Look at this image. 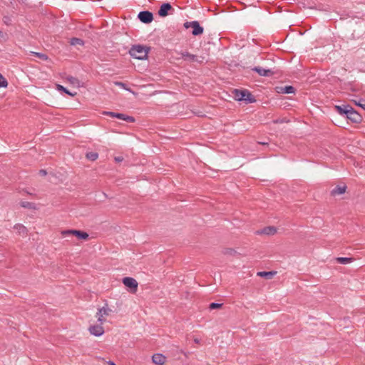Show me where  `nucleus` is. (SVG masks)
<instances>
[{
    "instance_id": "obj_31",
    "label": "nucleus",
    "mask_w": 365,
    "mask_h": 365,
    "mask_svg": "<svg viewBox=\"0 0 365 365\" xmlns=\"http://www.w3.org/2000/svg\"><path fill=\"white\" fill-rule=\"evenodd\" d=\"M355 104H356L357 106L361 107L362 108H364L365 110V103L364 101H362V102H356V101H354Z\"/></svg>"
},
{
    "instance_id": "obj_28",
    "label": "nucleus",
    "mask_w": 365,
    "mask_h": 365,
    "mask_svg": "<svg viewBox=\"0 0 365 365\" xmlns=\"http://www.w3.org/2000/svg\"><path fill=\"white\" fill-rule=\"evenodd\" d=\"M8 86V82L5 78L0 73V87L6 88Z\"/></svg>"
},
{
    "instance_id": "obj_16",
    "label": "nucleus",
    "mask_w": 365,
    "mask_h": 365,
    "mask_svg": "<svg viewBox=\"0 0 365 365\" xmlns=\"http://www.w3.org/2000/svg\"><path fill=\"white\" fill-rule=\"evenodd\" d=\"M346 185H337L331 190L332 195H338L344 194L346 192Z\"/></svg>"
},
{
    "instance_id": "obj_13",
    "label": "nucleus",
    "mask_w": 365,
    "mask_h": 365,
    "mask_svg": "<svg viewBox=\"0 0 365 365\" xmlns=\"http://www.w3.org/2000/svg\"><path fill=\"white\" fill-rule=\"evenodd\" d=\"M346 117L355 123L359 122L361 120V115L357 112L354 110L352 108H350L349 112H347Z\"/></svg>"
},
{
    "instance_id": "obj_14",
    "label": "nucleus",
    "mask_w": 365,
    "mask_h": 365,
    "mask_svg": "<svg viewBox=\"0 0 365 365\" xmlns=\"http://www.w3.org/2000/svg\"><path fill=\"white\" fill-rule=\"evenodd\" d=\"M259 235H274L277 233V228L273 226L264 227L257 232Z\"/></svg>"
},
{
    "instance_id": "obj_21",
    "label": "nucleus",
    "mask_w": 365,
    "mask_h": 365,
    "mask_svg": "<svg viewBox=\"0 0 365 365\" xmlns=\"http://www.w3.org/2000/svg\"><path fill=\"white\" fill-rule=\"evenodd\" d=\"M56 88L58 91H63L65 93L68 94V96H76V93L74 92V93H71V91H69L67 88H66L65 87H63V86L61 85H59V84H57L56 85Z\"/></svg>"
},
{
    "instance_id": "obj_2",
    "label": "nucleus",
    "mask_w": 365,
    "mask_h": 365,
    "mask_svg": "<svg viewBox=\"0 0 365 365\" xmlns=\"http://www.w3.org/2000/svg\"><path fill=\"white\" fill-rule=\"evenodd\" d=\"M148 50L149 48L145 46L135 45L131 47L129 53L136 59L143 60L147 57Z\"/></svg>"
},
{
    "instance_id": "obj_23",
    "label": "nucleus",
    "mask_w": 365,
    "mask_h": 365,
    "mask_svg": "<svg viewBox=\"0 0 365 365\" xmlns=\"http://www.w3.org/2000/svg\"><path fill=\"white\" fill-rule=\"evenodd\" d=\"M336 261L341 264H348L353 262V259L349 257H338L336 258Z\"/></svg>"
},
{
    "instance_id": "obj_27",
    "label": "nucleus",
    "mask_w": 365,
    "mask_h": 365,
    "mask_svg": "<svg viewBox=\"0 0 365 365\" xmlns=\"http://www.w3.org/2000/svg\"><path fill=\"white\" fill-rule=\"evenodd\" d=\"M153 362L156 365H160V353L155 354L152 357Z\"/></svg>"
},
{
    "instance_id": "obj_35",
    "label": "nucleus",
    "mask_w": 365,
    "mask_h": 365,
    "mask_svg": "<svg viewBox=\"0 0 365 365\" xmlns=\"http://www.w3.org/2000/svg\"><path fill=\"white\" fill-rule=\"evenodd\" d=\"M194 341L197 344L200 343V340L197 338L194 339Z\"/></svg>"
},
{
    "instance_id": "obj_37",
    "label": "nucleus",
    "mask_w": 365,
    "mask_h": 365,
    "mask_svg": "<svg viewBox=\"0 0 365 365\" xmlns=\"http://www.w3.org/2000/svg\"><path fill=\"white\" fill-rule=\"evenodd\" d=\"M259 143L262 144V145H267V143H264V142Z\"/></svg>"
},
{
    "instance_id": "obj_1",
    "label": "nucleus",
    "mask_w": 365,
    "mask_h": 365,
    "mask_svg": "<svg viewBox=\"0 0 365 365\" xmlns=\"http://www.w3.org/2000/svg\"><path fill=\"white\" fill-rule=\"evenodd\" d=\"M177 56L175 57V59L180 60L183 59L184 61H186L189 63H202L205 61V57L203 56H198L197 55L192 54L189 53L188 51H181V52H177L176 53Z\"/></svg>"
},
{
    "instance_id": "obj_15",
    "label": "nucleus",
    "mask_w": 365,
    "mask_h": 365,
    "mask_svg": "<svg viewBox=\"0 0 365 365\" xmlns=\"http://www.w3.org/2000/svg\"><path fill=\"white\" fill-rule=\"evenodd\" d=\"M277 92L280 93H294V88L291 86H287L284 87H277Z\"/></svg>"
},
{
    "instance_id": "obj_17",
    "label": "nucleus",
    "mask_w": 365,
    "mask_h": 365,
    "mask_svg": "<svg viewBox=\"0 0 365 365\" xmlns=\"http://www.w3.org/2000/svg\"><path fill=\"white\" fill-rule=\"evenodd\" d=\"M254 70L257 72L260 76H269L273 74V72L270 69H264L260 67H256Z\"/></svg>"
},
{
    "instance_id": "obj_7",
    "label": "nucleus",
    "mask_w": 365,
    "mask_h": 365,
    "mask_svg": "<svg viewBox=\"0 0 365 365\" xmlns=\"http://www.w3.org/2000/svg\"><path fill=\"white\" fill-rule=\"evenodd\" d=\"M103 113L106 115H109L113 118H117L118 119H121V120H125L127 122L133 123L135 121V119L133 117L126 115L123 113H114V112H110V111H105Z\"/></svg>"
},
{
    "instance_id": "obj_20",
    "label": "nucleus",
    "mask_w": 365,
    "mask_h": 365,
    "mask_svg": "<svg viewBox=\"0 0 365 365\" xmlns=\"http://www.w3.org/2000/svg\"><path fill=\"white\" fill-rule=\"evenodd\" d=\"M350 108L351 107H349L348 106H335V109L338 111L339 113L346 114V115H347V112H349V110L350 109Z\"/></svg>"
},
{
    "instance_id": "obj_5",
    "label": "nucleus",
    "mask_w": 365,
    "mask_h": 365,
    "mask_svg": "<svg viewBox=\"0 0 365 365\" xmlns=\"http://www.w3.org/2000/svg\"><path fill=\"white\" fill-rule=\"evenodd\" d=\"M184 26L186 29L192 28V34L194 36L200 35L203 33V28L200 26L199 23L197 21H192V22H185L184 24Z\"/></svg>"
},
{
    "instance_id": "obj_19",
    "label": "nucleus",
    "mask_w": 365,
    "mask_h": 365,
    "mask_svg": "<svg viewBox=\"0 0 365 365\" xmlns=\"http://www.w3.org/2000/svg\"><path fill=\"white\" fill-rule=\"evenodd\" d=\"M66 80L74 87L79 88L81 86L80 81L73 76H68Z\"/></svg>"
},
{
    "instance_id": "obj_11",
    "label": "nucleus",
    "mask_w": 365,
    "mask_h": 365,
    "mask_svg": "<svg viewBox=\"0 0 365 365\" xmlns=\"http://www.w3.org/2000/svg\"><path fill=\"white\" fill-rule=\"evenodd\" d=\"M173 11L174 9L170 4L165 3L161 4V16H166L169 14H173Z\"/></svg>"
},
{
    "instance_id": "obj_3",
    "label": "nucleus",
    "mask_w": 365,
    "mask_h": 365,
    "mask_svg": "<svg viewBox=\"0 0 365 365\" xmlns=\"http://www.w3.org/2000/svg\"><path fill=\"white\" fill-rule=\"evenodd\" d=\"M233 97L236 101H245L247 103H252L255 101L253 96L246 90H234Z\"/></svg>"
},
{
    "instance_id": "obj_9",
    "label": "nucleus",
    "mask_w": 365,
    "mask_h": 365,
    "mask_svg": "<svg viewBox=\"0 0 365 365\" xmlns=\"http://www.w3.org/2000/svg\"><path fill=\"white\" fill-rule=\"evenodd\" d=\"M138 16L140 21L145 24L150 23L153 19V14L148 11H140Z\"/></svg>"
},
{
    "instance_id": "obj_22",
    "label": "nucleus",
    "mask_w": 365,
    "mask_h": 365,
    "mask_svg": "<svg viewBox=\"0 0 365 365\" xmlns=\"http://www.w3.org/2000/svg\"><path fill=\"white\" fill-rule=\"evenodd\" d=\"M86 158L91 161H94L98 158V154L96 152H89L86 153Z\"/></svg>"
},
{
    "instance_id": "obj_24",
    "label": "nucleus",
    "mask_w": 365,
    "mask_h": 365,
    "mask_svg": "<svg viewBox=\"0 0 365 365\" xmlns=\"http://www.w3.org/2000/svg\"><path fill=\"white\" fill-rule=\"evenodd\" d=\"M71 44L72 46H76V45H83V41L81 38H73L71 39V41H70Z\"/></svg>"
},
{
    "instance_id": "obj_30",
    "label": "nucleus",
    "mask_w": 365,
    "mask_h": 365,
    "mask_svg": "<svg viewBox=\"0 0 365 365\" xmlns=\"http://www.w3.org/2000/svg\"><path fill=\"white\" fill-rule=\"evenodd\" d=\"M222 304H217V303H211L210 304V309H219L222 307Z\"/></svg>"
},
{
    "instance_id": "obj_18",
    "label": "nucleus",
    "mask_w": 365,
    "mask_h": 365,
    "mask_svg": "<svg viewBox=\"0 0 365 365\" xmlns=\"http://www.w3.org/2000/svg\"><path fill=\"white\" fill-rule=\"evenodd\" d=\"M277 272L271 271V272H258L257 275L261 277H265L267 279H272L275 274Z\"/></svg>"
},
{
    "instance_id": "obj_4",
    "label": "nucleus",
    "mask_w": 365,
    "mask_h": 365,
    "mask_svg": "<svg viewBox=\"0 0 365 365\" xmlns=\"http://www.w3.org/2000/svg\"><path fill=\"white\" fill-rule=\"evenodd\" d=\"M61 234L63 237H67L68 235H73L80 240H87L88 238V234L87 232L76 230H64L62 231Z\"/></svg>"
},
{
    "instance_id": "obj_34",
    "label": "nucleus",
    "mask_w": 365,
    "mask_h": 365,
    "mask_svg": "<svg viewBox=\"0 0 365 365\" xmlns=\"http://www.w3.org/2000/svg\"><path fill=\"white\" fill-rule=\"evenodd\" d=\"M107 364L108 365H116L113 361H108Z\"/></svg>"
},
{
    "instance_id": "obj_32",
    "label": "nucleus",
    "mask_w": 365,
    "mask_h": 365,
    "mask_svg": "<svg viewBox=\"0 0 365 365\" xmlns=\"http://www.w3.org/2000/svg\"><path fill=\"white\" fill-rule=\"evenodd\" d=\"M115 160L116 162H122L123 160V158L121 156L115 157Z\"/></svg>"
},
{
    "instance_id": "obj_8",
    "label": "nucleus",
    "mask_w": 365,
    "mask_h": 365,
    "mask_svg": "<svg viewBox=\"0 0 365 365\" xmlns=\"http://www.w3.org/2000/svg\"><path fill=\"white\" fill-rule=\"evenodd\" d=\"M123 283L125 287L130 288L133 290V292H136L138 288V282L134 278L129 277H124L123 279Z\"/></svg>"
},
{
    "instance_id": "obj_6",
    "label": "nucleus",
    "mask_w": 365,
    "mask_h": 365,
    "mask_svg": "<svg viewBox=\"0 0 365 365\" xmlns=\"http://www.w3.org/2000/svg\"><path fill=\"white\" fill-rule=\"evenodd\" d=\"M111 312V309H109L107 306L103 307L99 309L98 312L96 313V317L98 319V322L101 324H103L106 322V317L108 316Z\"/></svg>"
},
{
    "instance_id": "obj_29",
    "label": "nucleus",
    "mask_w": 365,
    "mask_h": 365,
    "mask_svg": "<svg viewBox=\"0 0 365 365\" xmlns=\"http://www.w3.org/2000/svg\"><path fill=\"white\" fill-rule=\"evenodd\" d=\"M21 206L22 207H25V208H32V203L31 202H21L20 203Z\"/></svg>"
},
{
    "instance_id": "obj_26",
    "label": "nucleus",
    "mask_w": 365,
    "mask_h": 365,
    "mask_svg": "<svg viewBox=\"0 0 365 365\" xmlns=\"http://www.w3.org/2000/svg\"><path fill=\"white\" fill-rule=\"evenodd\" d=\"M32 53H33L35 56H36V57H38V58H41V59H42V60H45V61H46V60H47V59L48 58V57L46 54L42 53H38V52H32Z\"/></svg>"
},
{
    "instance_id": "obj_10",
    "label": "nucleus",
    "mask_w": 365,
    "mask_h": 365,
    "mask_svg": "<svg viewBox=\"0 0 365 365\" xmlns=\"http://www.w3.org/2000/svg\"><path fill=\"white\" fill-rule=\"evenodd\" d=\"M103 324L92 325L89 327L91 334L95 336H100L104 334Z\"/></svg>"
},
{
    "instance_id": "obj_25",
    "label": "nucleus",
    "mask_w": 365,
    "mask_h": 365,
    "mask_svg": "<svg viewBox=\"0 0 365 365\" xmlns=\"http://www.w3.org/2000/svg\"><path fill=\"white\" fill-rule=\"evenodd\" d=\"M114 84L117 86H119L120 88H123L128 91H131V90L127 87L126 84L123 83V82H120V81H115L114 82Z\"/></svg>"
},
{
    "instance_id": "obj_33",
    "label": "nucleus",
    "mask_w": 365,
    "mask_h": 365,
    "mask_svg": "<svg viewBox=\"0 0 365 365\" xmlns=\"http://www.w3.org/2000/svg\"><path fill=\"white\" fill-rule=\"evenodd\" d=\"M39 174L42 176H45L47 174V172L46 170H40Z\"/></svg>"
},
{
    "instance_id": "obj_12",
    "label": "nucleus",
    "mask_w": 365,
    "mask_h": 365,
    "mask_svg": "<svg viewBox=\"0 0 365 365\" xmlns=\"http://www.w3.org/2000/svg\"><path fill=\"white\" fill-rule=\"evenodd\" d=\"M14 230H16V233L22 237H26L28 234L27 228L22 224L17 223L14 225Z\"/></svg>"
},
{
    "instance_id": "obj_36",
    "label": "nucleus",
    "mask_w": 365,
    "mask_h": 365,
    "mask_svg": "<svg viewBox=\"0 0 365 365\" xmlns=\"http://www.w3.org/2000/svg\"><path fill=\"white\" fill-rule=\"evenodd\" d=\"M163 356L161 355V362L160 364L163 365L164 364V361H163Z\"/></svg>"
}]
</instances>
